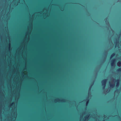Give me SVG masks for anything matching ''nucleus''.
Segmentation results:
<instances>
[{
    "label": "nucleus",
    "mask_w": 121,
    "mask_h": 121,
    "mask_svg": "<svg viewBox=\"0 0 121 121\" xmlns=\"http://www.w3.org/2000/svg\"><path fill=\"white\" fill-rule=\"evenodd\" d=\"M116 82H117L116 86H118L119 84V79H117L116 80Z\"/></svg>",
    "instance_id": "3"
},
{
    "label": "nucleus",
    "mask_w": 121,
    "mask_h": 121,
    "mask_svg": "<svg viewBox=\"0 0 121 121\" xmlns=\"http://www.w3.org/2000/svg\"><path fill=\"white\" fill-rule=\"evenodd\" d=\"M14 104V103H12V104L11 105H10V106H12L13 104Z\"/></svg>",
    "instance_id": "10"
},
{
    "label": "nucleus",
    "mask_w": 121,
    "mask_h": 121,
    "mask_svg": "<svg viewBox=\"0 0 121 121\" xmlns=\"http://www.w3.org/2000/svg\"><path fill=\"white\" fill-rule=\"evenodd\" d=\"M85 101H86V103L87 104L89 100L88 99H86V100H85Z\"/></svg>",
    "instance_id": "8"
},
{
    "label": "nucleus",
    "mask_w": 121,
    "mask_h": 121,
    "mask_svg": "<svg viewBox=\"0 0 121 121\" xmlns=\"http://www.w3.org/2000/svg\"><path fill=\"white\" fill-rule=\"evenodd\" d=\"M88 117H89V116H88L87 117V116L85 118V119H87L88 118Z\"/></svg>",
    "instance_id": "9"
},
{
    "label": "nucleus",
    "mask_w": 121,
    "mask_h": 121,
    "mask_svg": "<svg viewBox=\"0 0 121 121\" xmlns=\"http://www.w3.org/2000/svg\"><path fill=\"white\" fill-rule=\"evenodd\" d=\"M115 55V54L114 53H113L110 56V59L112 58V57L114 56Z\"/></svg>",
    "instance_id": "4"
},
{
    "label": "nucleus",
    "mask_w": 121,
    "mask_h": 121,
    "mask_svg": "<svg viewBox=\"0 0 121 121\" xmlns=\"http://www.w3.org/2000/svg\"><path fill=\"white\" fill-rule=\"evenodd\" d=\"M117 65L118 66H119V65H121V62L119 61L117 63Z\"/></svg>",
    "instance_id": "6"
},
{
    "label": "nucleus",
    "mask_w": 121,
    "mask_h": 121,
    "mask_svg": "<svg viewBox=\"0 0 121 121\" xmlns=\"http://www.w3.org/2000/svg\"><path fill=\"white\" fill-rule=\"evenodd\" d=\"M110 86L111 87H113L114 86V84H110Z\"/></svg>",
    "instance_id": "5"
},
{
    "label": "nucleus",
    "mask_w": 121,
    "mask_h": 121,
    "mask_svg": "<svg viewBox=\"0 0 121 121\" xmlns=\"http://www.w3.org/2000/svg\"><path fill=\"white\" fill-rule=\"evenodd\" d=\"M107 80V79H104L101 81V83L102 84V86H103V88H104L106 85V83Z\"/></svg>",
    "instance_id": "1"
},
{
    "label": "nucleus",
    "mask_w": 121,
    "mask_h": 121,
    "mask_svg": "<svg viewBox=\"0 0 121 121\" xmlns=\"http://www.w3.org/2000/svg\"><path fill=\"white\" fill-rule=\"evenodd\" d=\"M117 71L118 72L121 71V68H119L117 69Z\"/></svg>",
    "instance_id": "7"
},
{
    "label": "nucleus",
    "mask_w": 121,
    "mask_h": 121,
    "mask_svg": "<svg viewBox=\"0 0 121 121\" xmlns=\"http://www.w3.org/2000/svg\"><path fill=\"white\" fill-rule=\"evenodd\" d=\"M115 59H113L111 62V65L112 66H113L115 64Z\"/></svg>",
    "instance_id": "2"
}]
</instances>
